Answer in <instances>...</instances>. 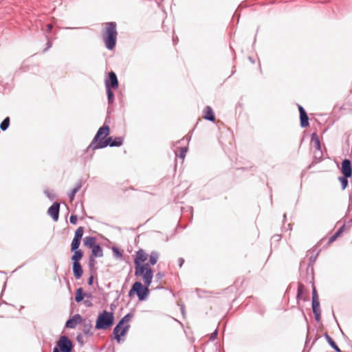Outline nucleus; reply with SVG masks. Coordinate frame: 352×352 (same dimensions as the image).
I'll list each match as a JSON object with an SVG mask.
<instances>
[{
    "label": "nucleus",
    "mask_w": 352,
    "mask_h": 352,
    "mask_svg": "<svg viewBox=\"0 0 352 352\" xmlns=\"http://www.w3.org/2000/svg\"><path fill=\"white\" fill-rule=\"evenodd\" d=\"M105 25V31L102 34L103 41L106 47L109 50H112L115 47L117 41V25L115 22H108Z\"/></svg>",
    "instance_id": "f257e3e1"
},
{
    "label": "nucleus",
    "mask_w": 352,
    "mask_h": 352,
    "mask_svg": "<svg viewBox=\"0 0 352 352\" xmlns=\"http://www.w3.org/2000/svg\"><path fill=\"white\" fill-rule=\"evenodd\" d=\"M114 322V316L112 312L106 310L100 312L97 318L95 328L96 329H107L110 328Z\"/></svg>",
    "instance_id": "f03ea898"
},
{
    "label": "nucleus",
    "mask_w": 352,
    "mask_h": 352,
    "mask_svg": "<svg viewBox=\"0 0 352 352\" xmlns=\"http://www.w3.org/2000/svg\"><path fill=\"white\" fill-rule=\"evenodd\" d=\"M135 276H141L144 285L146 287H149L152 283L153 279V272L148 263H144L143 265H139L137 263V266H135Z\"/></svg>",
    "instance_id": "7ed1b4c3"
},
{
    "label": "nucleus",
    "mask_w": 352,
    "mask_h": 352,
    "mask_svg": "<svg viewBox=\"0 0 352 352\" xmlns=\"http://www.w3.org/2000/svg\"><path fill=\"white\" fill-rule=\"evenodd\" d=\"M109 134V127L108 125H104L100 127L98 132L96 133L94 140L89 144L88 148H91L93 150L100 149V148L98 147L101 142H104V139Z\"/></svg>",
    "instance_id": "20e7f679"
},
{
    "label": "nucleus",
    "mask_w": 352,
    "mask_h": 352,
    "mask_svg": "<svg viewBox=\"0 0 352 352\" xmlns=\"http://www.w3.org/2000/svg\"><path fill=\"white\" fill-rule=\"evenodd\" d=\"M148 287L146 285L143 286L140 282H135L129 292V296L131 297L134 294H136L139 300H144L149 294Z\"/></svg>",
    "instance_id": "39448f33"
},
{
    "label": "nucleus",
    "mask_w": 352,
    "mask_h": 352,
    "mask_svg": "<svg viewBox=\"0 0 352 352\" xmlns=\"http://www.w3.org/2000/svg\"><path fill=\"white\" fill-rule=\"evenodd\" d=\"M57 347L61 352H71L73 348L72 341L65 336L60 337L57 342Z\"/></svg>",
    "instance_id": "423d86ee"
},
{
    "label": "nucleus",
    "mask_w": 352,
    "mask_h": 352,
    "mask_svg": "<svg viewBox=\"0 0 352 352\" xmlns=\"http://www.w3.org/2000/svg\"><path fill=\"white\" fill-rule=\"evenodd\" d=\"M129 324L123 325L119 322L113 329V333L118 342H120V337L124 336L129 329Z\"/></svg>",
    "instance_id": "0eeeda50"
},
{
    "label": "nucleus",
    "mask_w": 352,
    "mask_h": 352,
    "mask_svg": "<svg viewBox=\"0 0 352 352\" xmlns=\"http://www.w3.org/2000/svg\"><path fill=\"white\" fill-rule=\"evenodd\" d=\"M83 232H84V230H83L82 227H78L76 230L75 233H74V236L72 243H71V251L79 250L78 248L80 245Z\"/></svg>",
    "instance_id": "6e6552de"
},
{
    "label": "nucleus",
    "mask_w": 352,
    "mask_h": 352,
    "mask_svg": "<svg viewBox=\"0 0 352 352\" xmlns=\"http://www.w3.org/2000/svg\"><path fill=\"white\" fill-rule=\"evenodd\" d=\"M122 144L123 138L122 137H116L115 138L109 137L105 139L104 142H101L98 147L104 148L107 146H109L111 147L120 146L121 145H122Z\"/></svg>",
    "instance_id": "1a4fd4ad"
},
{
    "label": "nucleus",
    "mask_w": 352,
    "mask_h": 352,
    "mask_svg": "<svg viewBox=\"0 0 352 352\" xmlns=\"http://www.w3.org/2000/svg\"><path fill=\"white\" fill-rule=\"evenodd\" d=\"M60 204L54 202L47 210V214L55 221H57L59 217Z\"/></svg>",
    "instance_id": "9d476101"
},
{
    "label": "nucleus",
    "mask_w": 352,
    "mask_h": 352,
    "mask_svg": "<svg viewBox=\"0 0 352 352\" xmlns=\"http://www.w3.org/2000/svg\"><path fill=\"white\" fill-rule=\"evenodd\" d=\"M342 173L345 177H351L352 175V167L351 161L348 159H344L342 162Z\"/></svg>",
    "instance_id": "9b49d317"
},
{
    "label": "nucleus",
    "mask_w": 352,
    "mask_h": 352,
    "mask_svg": "<svg viewBox=\"0 0 352 352\" xmlns=\"http://www.w3.org/2000/svg\"><path fill=\"white\" fill-rule=\"evenodd\" d=\"M82 322V318L79 314H74L65 324V327L74 329L78 323Z\"/></svg>",
    "instance_id": "f8f14e48"
},
{
    "label": "nucleus",
    "mask_w": 352,
    "mask_h": 352,
    "mask_svg": "<svg viewBox=\"0 0 352 352\" xmlns=\"http://www.w3.org/2000/svg\"><path fill=\"white\" fill-rule=\"evenodd\" d=\"M148 254L142 249H140L137 251L136 257L134 259L135 266H137V263L139 264V265H143L142 263L145 262L148 259Z\"/></svg>",
    "instance_id": "ddd939ff"
},
{
    "label": "nucleus",
    "mask_w": 352,
    "mask_h": 352,
    "mask_svg": "<svg viewBox=\"0 0 352 352\" xmlns=\"http://www.w3.org/2000/svg\"><path fill=\"white\" fill-rule=\"evenodd\" d=\"M109 78L107 79L105 82H109L110 85V89H117L118 87V80L116 74L113 72H111L109 74Z\"/></svg>",
    "instance_id": "4468645a"
},
{
    "label": "nucleus",
    "mask_w": 352,
    "mask_h": 352,
    "mask_svg": "<svg viewBox=\"0 0 352 352\" xmlns=\"http://www.w3.org/2000/svg\"><path fill=\"white\" fill-rule=\"evenodd\" d=\"M82 325V331L84 334L89 337L91 336L93 333L91 332L92 324L91 320H84Z\"/></svg>",
    "instance_id": "2eb2a0df"
},
{
    "label": "nucleus",
    "mask_w": 352,
    "mask_h": 352,
    "mask_svg": "<svg viewBox=\"0 0 352 352\" xmlns=\"http://www.w3.org/2000/svg\"><path fill=\"white\" fill-rule=\"evenodd\" d=\"M311 143L314 144L317 152L320 154V157L322 156L320 142L318 135L316 133H313L311 135Z\"/></svg>",
    "instance_id": "dca6fc26"
},
{
    "label": "nucleus",
    "mask_w": 352,
    "mask_h": 352,
    "mask_svg": "<svg viewBox=\"0 0 352 352\" xmlns=\"http://www.w3.org/2000/svg\"><path fill=\"white\" fill-rule=\"evenodd\" d=\"M72 271L73 274L76 279L81 278L82 275V269L80 263H72Z\"/></svg>",
    "instance_id": "f3484780"
},
{
    "label": "nucleus",
    "mask_w": 352,
    "mask_h": 352,
    "mask_svg": "<svg viewBox=\"0 0 352 352\" xmlns=\"http://www.w3.org/2000/svg\"><path fill=\"white\" fill-rule=\"evenodd\" d=\"M204 118L206 120L213 122L215 120V116L212 109L210 106H206L204 110Z\"/></svg>",
    "instance_id": "a211bd4d"
},
{
    "label": "nucleus",
    "mask_w": 352,
    "mask_h": 352,
    "mask_svg": "<svg viewBox=\"0 0 352 352\" xmlns=\"http://www.w3.org/2000/svg\"><path fill=\"white\" fill-rule=\"evenodd\" d=\"M82 186V181L79 180L76 183L75 187L70 191L69 193H68V196H69V198L70 199V200L74 199L76 193L80 190Z\"/></svg>",
    "instance_id": "6ab92c4d"
},
{
    "label": "nucleus",
    "mask_w": 352,
    "mask_h": 352,
    "mask_svg": "<svg viewBox=\"0 0 352 352\" xmlns=\"http://www.w3.org/2000/svg\"><path fill=\"white\" fill-rule=\"evenodd\" d=\"M91 252L94 257H102L103 256V251L99 244L91 248Z\"/></svg>",
    "instance_id": "aec40b11"
},
{
    "label": "nucleus",
    "mask_w": 352,
    "mask_h": 352,
    "mask_svg": "<svg viewBox=\"0 0 352 352\" xmlns=\"http://www.w3.org/2000/svg\"><path fill=\"white\" fill-rule=\"evenodd\" d=\"M74 252L73 255L71 257V259L73 263H80V259L83 256V253L80 250H76L74 251H72Z\"/></svg>",
    "instance_id": "412c9836"
},
{
    "label": "nucleus",
    "mask_w": 352,
    "mask_h": 352,
    "mask_svg": "<svg viewBox=\"0 0 352 352\" xmlns=\"http://www.w3.org/2000/svg\"><path fill=\"white\" fill-rule=\"evenodd\" d=\"M104 84H105L107 94L108 102H109V104H111V103H113V102L114 100L113 92L110 89V85H109V82H105Z\"/></svg>",
    "instance_id": "4be33fe9"
},
{
    "label": "nucleus",
    "mask_w": 352,
    "mask_h": 352,
    "mask_svg": "<svg viewBox=\"0 0 352 352\" xmlns=\"http://www.w3.org/2000/svg\"><path fill=\"white\" fill-rule=\"evenodd\" d=\"M84 245L89 248L97 245L96 238L94 236H87L84 240Z\"/></svg>",
    "instance_id": "5701e85b"
},
{
    "label": "nucleus",
    "mask_w": 352,
    "mask_h": 352,
    "mask_svg": "<svg viewBox=\"0 0 352 352\" xmlns=\"http://www.w3.org/2000/svg\"><path fill=\"white\" fill-rule=\"evenodd\" d=\"M148 256H149V263H148L149 265H155L156 263L157 262V260L159 258V254L155 251H153L151 252V254Z\"/></svg>",
    "instance_id": "b1692460"
},
{
    "label": "nucleus",
    "mask_w": 352,
    "mask_h": 352,
    "mask_svg": "<svg viewBox=\"0 0 352 352\" xmlns=\"http://www.w3.org/2000/svg\"><path fill=\"white\" fill-rule=\"evenodd\" d=\"M300 120L301 127L305 128L309 125V118L307 113L300 115Z\"/></svg>",
    "instance_id": "393cba45"
},
{
    "label": "nucleus",
    "mask_w": 352,
    "mask_h": 352,
    "mask_svg": "<svg viewBox=\"0 0 352 352\" xmlns=\"http://www.w3.org/2000/svg\"><path fill=\"white\" fill-rule=\"evenodd\" d=\"M325 338L329 343V344L336 351V352H341L339 347L336 345V342L333 341V340L328 335H325Z\"/></svg>",
    "instance_id": "a878e982"
},
{
    "label": "nucleus",
    "mask_w": 352,
    "mask_h": 352,
    "mask_svg": "<svg viewBox=\"0 0 352 352\" xmlns=\"http://www.w3.org/2000/svg\"><path fill=\"white\" fill-rule=\"evenodd\" d=\"M85 294H83L82 288L80 287L76 290V296H75V300L77 302H80L84 298Z\"/></svg>",
    "instance_id": "bb28decb"
},
{
    "label": "nucleus",
    "mask_w": 352,
    "mask_h": 352,
    "mask_svg": "<svg viewBox=\"0 0 352 352\" xmlns=\"http://www.w3.org/2000/svg\"><path fill=\"white\" fill-rule=\"evenodd\" d=\"M9 124H10V118L8 117H7L1 123L0 129L4 131L8 128Z\"/></svg>",
    "instance_id": "cd10ccee"
},
{
    "label": "nucleus",
    "mask_w": 352,
    "mask_h": 352,
    "mask_svg": "<svg viewBox=\"0 0 352 352\" xmlns=\"http://www.w3.org/2000/svg\"><path fill=\"white\" fill-rule=\"evenodd\" d=\"M348 178L349 177H345L344 175L343 177H340L338 178L339 181L341 183L342 190H344L348 186V180H347Z\"/></svg>",
    "instance_id": "c85d7f7f"
},
{
    "label": "nucleus",
    "mask_w": 352,
    "mask_h": 352,
    "mask_svg": "<svg viewBox=\"0 0 352 352\" xmlns=\"http://www.w3.org/2000/svg\"><path fill=\"white\" fill-rule=\"evenodd\" d=\"M312 311L313 313L320 311V302L318 300H312Z\"/></svg>",
    "instance_id": "c756f323"
},
{
    "label": "nucleus",
    "mask_w": 352,
    "mask_h": 352,
    "mask_svg": "<svg viewBox=\"0 0 352 352\" xmlns=\"http://www.w3.org/2000/svg\"><path fill=\"white\" fill-rule=\"evenodd\" d=\"M112 251L113 253V255L116 258H122V253L120 251V250L118 248L113 247Z\"/></svg>",
    "instance_id": "7c9ffc66"
},
{
    "label": "nucleus",
    "mask_w": 352,
    "mask_h": 352,
    "mask_svg": "<svg viewBox=\"0 0 352 352\" xmlns=\"http://www.w3.org/2000/svg\"><path fill=\"white\" fill-rule=\"evenodd\" d=\"M132 316H133L132 314H127L119 322H120L123 325H124V324L125 322H128L131 320Z\"/></svg>",
    "instance_id": "2f4dec72"
},
{
    "label": "nucleus",
    "mask_w": 352,
    "mask_h": 352,
    "mask_svg": "<svg viewBox=\"0 0 352 352\" xmlns=\"http://www.w3.org/2000/svg\"><path fill=\"white\" fill-rule=\"evenodd\" d=\"M45 194L51 201L54 200L56 197L55 194L51 190H45Z\"/></svg>",
    "instance_id": "473e14b6"
},
{
    "label": "nucleus",
    "mask_w": 352,
    "mask_h": 352,
    "mask_svg": "<svg viewBox=\"0 0 352 352\" xmlns=\"http://www.w3.org/2000/svg\"><path fill=\"white\" fill-rule=\"evenodd\" d=\"M187 151H188V148L187 147H182L181 148L180 152H179V157L181 159H182V160L184 159Z\"/></svg>",
    "instance_id": "72a5a7b5"
},
{
    "label": "nucleus",
    "mask_w": 352,
    "mask_h": 352,
    "mask_svg": "<svg viewBox=\"0 0 352 352\" xmlns=\"http://www.w3.org/2000/svg\"><path fill=\"white\" fill-rule=\"evenodd\" d=\"M78 221V217L76 214H72L69 217V221L72 224L75 225L76 224Z\"/></svg>",
    "instance_id": "f704fd0d"
},
{
    "label": "nucleus",
    "mask_w": 352,
    "mask_h": 352,
    "mask_svg": "<svg viewBox=\"0 0 352 352\" xmlns=\"http://www.w3.org/2000/svg\"><path fill=\"white\" fill-rule=\"evenodd\" d=\"M339 236H339V234H338V233H337V232H336L335 234H333V235L329 238V243H333V242L334 241H336V239H337L338 237H339Z\"/></svg>",
    "instance_id": "c9c22d12"
},
{
    "label": "nucleus",
    "mask_w": 352,
    "mask_h": 352,
    "mask_svg": "<svg viewBox=\"0 0 352 352\" xmlns=\"http://www.w3.org/2000/svg\"><path fill=\"white\" fill-rule=\"evenodd\" d=\"M95 258L93 256H90L89 258V265L90 267H93L96 263Z\"/></svg>",
    "instance_id": "e433bc0d"
},
{
    "label": "nucleus",
    "mask_w": 352,
    "mask_h": 352,
    "mask_svg": "<svg viewBox=\"0 0 352 352\" xmlns=\"http://www.w3.org/2000/svg\"><path fill=\"white\" fill-rule=\"evenodd\" d=\"M318 300V294H317V292H316V289L315 287L313 288V291H312V300Z\"/></svg>",
    "instance_id": "4c0bfd02"
},
{
    "label": "nucleus",
    "mask_w": 352,
    "mask_h": 352,
    "mask_svg": "<svg viewBox=\"0 0 352 352\" xmlns=\"http://www.w3.org/2000/svg\"><path fill=\"white\" fill-rule=\"evenodd\" d=\"M314 317H315V319L317 322L320 321V315H321V311H318V312H314Z\"/></svg>",
    "instance_id": "58836bf2"
},
{
    "label": "nucleus",
    "mask_w": 352,
    "mask_h": 352,
    "mask_svg": "<svg viewBox=\"0 0 352 352\" xmlns=\"http://www.w3.org/2000/svg\"><path fill=\"white\" fill-rule=\"evenodd\" d=\"M46 38L47 39V47L44 50V52H47L52 45V42L49 40L48 36L47 35H46Z\"/></svg>",
    "instance_id": "ea45409f"
},
{
    "label": "nucleus",
    "mask_w": 352,
    "mask_h": 352,
    "mask_svg": "<svg viewBox=\"0 0 352 352\" xmlns=\"http://www.w3.org/2000/svg\"><path fill=\"white\" fill-rule=\"evenodd\" d=\"M302 293V285H300L298 287V292H297V298H300V295Z\"/></svg>",
    "instance_id": "a19ab883"
},
{
    "label": "nucleus",
    "mask_w": 352,
    "mask_h": 352,
    "mask_svg": "<svg viewBox=\"0 0 352 352\" xmlns=\"http://www.w3.org/2000/svg\"><path fill=\"white\" fill-rule=\"evenodd\" d=\"M217 336V329H216L213 333H211L210 340H214L216 339Z\"/></svg>",
    "instance_id": "79ce46f5"
},
{
    "label": "nucleus",
    "mask_w": 352,
    "mask_h": 352,
    "mask_svg": "<svg viewBox=\"0 0 352 352\" xmlns=\"http://www.w3.org/2000/svg\"><path fill=\"white\" fill-rule=\"evenodd\" d=\"M345 228V226H342V227H340L337 231L336 232L339 234V236H340L342 234V233L344 232V230Z\"/></svg>",
    "instance_id": "37998d69"
},
{
    "label": "nucleus",
    "mask_w": 352,
    "mask_h": 352,
    "mask_svg": "<svg viewBox=\"0 0 352 352\" xmlns=\"http://www.w3.org/2000/svg\"><path fill=\"white\" fill-rule=\"evenodd\" d=\"M298 110H299L300 115L306 113V111L304 109V108L302 106H300V105H298Z\"/></svg>",
    "instance_id": "c03bdc74"
},
{
    "label": "nucleus",
    "mask_w": 352,
    "mask_h": 352,
    "mask_svg": "<svg viewBox=\"0 0 352 352\" xmlns=\"http://www.w3.org/2000/svg\"><path fill=\"white\" fill-rule=\"evenodd\" d=\"M178 262H179V267H182L183 264H184V260L182 258H179V260H178Z\"/></svg>",
    "instance_id": "a18cd8bd"
},
{
    "label": "nucleus",
    "mask_w": 352,
    "mask_h": 352,
    "mask_svg": "<svg viewBox=\"0 0 352 352\" xmlns=\"http://www.w3.org/2000/svg\"><path fill=\"white\" fill-rule=\"evenodd\" d=\"M156 277L160 280V279H162L163 277H164V274L162 273V272H158L157 274H156Z\"/></svg>",
    "instance_id": "49530a36"
},
{
    "label": "nucleus",
    "mask_w": 352,
    "mask_h": 352,
    "mask_svg": "<svg viewBox=\"0 0 352 352\" xmlns=\"http://www.w3.org/2000/svg\"><path fill=\"white\" fill-rule=\"evenodd\" d=\"M52 28H53L52 24H48L47 25V32L49 33L52 30Z\"/></svg>",
    "instance_id": "de8ad7c7"
},
{
    "label": "nucleus",
    "mask_w": 352,
    "mask_h": 352,
    "mask_svg": "<svg viewBox=\"0 0 352 352\" xmlns=\"http://www.w3.org/2000/svg\"><path fill=\"white\" fill-rule=\"evenodd\" d=\"M94 277L91 276L88 279V285H91L93 284Z\"/></svg>",
    "instance_id": "09e8293b"
},
{
    "label": "nucleus",
    "mask_w": 352,
    "mask_h": 352,
    "mask_svg": "<svg viewBox=\"0 0 352 352\" xmlns=\"http://www.w3.org/2000/svg\"><path fill=\"white\" fill-rule=\"evenodd\" d=\"M53 352H60V351L57 346H55L53 349Z\"/></svg>",
    "instance_id": "8fccbe9b"
},
{
    "label": "nucleus",
    "mask_w": 352,
    "mask_h": 352,
    "mask_svg": "<svg viewBox=\"0 0 352 352\" xmlns=\"http://www.w3.org/2000/svg\"><path fill=\"white\" fill-rule=\"evenodd\" d=\"M316 256H315V257H311V258H310L311 261V262H314V261H315V260H316Z\"/></svg>",
    "instance_id": "3c124183"
},
{
    "label": "nucleus",
    "mask_w": 352,
    "mask_h": 352,
    "mask_svg": "<svg viewBox=\"0 0 352 352\" xmlns=\"http://www.w3.org/2000/svg\"><path fill=\"white\" fill-rule=\"evenodd\" d=\"M79 340H80V336H77V340L79 342Z\"/></svg>",
    "instance_id": "603ef678"
},
{
    "label": "nucleus",
    "mask_w": 352,
    "mask_h": 352,
    "mask_svg": "<svg viewBox=\"0 0 352 352\" xmlns=\"http://www.w3.org/2000/svg\"><path fill=\"white\" fill-rule=\"evenodd\" d=\"M181 309H182V314H184V307H182Z\"/></svg>",
    "instance_id": "864d4df0"
}]
</instances>
